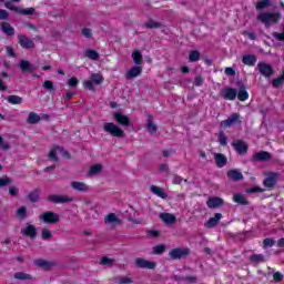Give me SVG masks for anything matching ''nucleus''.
I'll list each match as a JSON object with an SVG mask.
<instances>
[{"instance_id": "f257e3e1", "label": "nucleus", "mask_w": 284, "mask_h": 284, "mask_svg": "<svg viewBox=\"0 0 284 284\" xmlns=\"http://www.w3.org/2000/svg\"><path fill=\"white\" fill-rule=\"evenodd\" d=\"M256 19L264 23L265 28H270L271 26H276L281 21L282 16L278 12H262L257 14Z\"/></svg>"}, {"instance_id": "f03ea898", "label": "nucleus", "mask_w": 284, "mask_h": 284, "mask_svg": "<svg viewBox=\"0 0 284 284\" xmlns=\"http://www.w3.org/2000/svg\"><path fill=\"white\" fill-rule=\"evenodd\" d=\"M39 221L45 223L47 225H57L61 221V216L52 211H47L39 215Z\"/></svg>"}, {"instance_id": "7ed1b4c3", "label": "nucleus", "mask_w": 284, "mask_h": 284, "mask_svg": "<svg viewBox=\"0 0 284 284\" xmlns=\"http://www.w3.org/2000/svg\"><path fill=\"white\" fill-rule=\"evenodd\" d=\"M103 130L111 136H116L118 139H122L125 136V132L119 125L114 124L113 122H106L103 124Z\"/></svg>"}, {"instance_id": "20e7f679", "label": "nucleus", "mask_w": 284, "mask_h": 284, "mask_svg": "<svg viewBox=\"0 0 284 284\" xmlns=\"http://www.w3.org/2000/svg\"><path fill=\"white\" fill-rule=\"evenodd\" d=\"M280 176H281V173H277V172L266 173L265 179L263 181L264 187H267L268 190H274V187H276V184L278 183Z\"/></svg>"}, {"instance_id": "39448f33", "label": "nucleus", "mask_w": 284, "mask_h": 284, "mask_svg": "<svg viewBox=\"0 0 284 284\" xmlns=\"http://www.w3.org/2000/svg\"><path fill=\"white\" fill-rule=\"evenodd\" d=\"M190 254V248L185 247V248H173L169 252V256L170 258H172V261H179L181 258H183V256H189Z\"/></svg>"}, {"instance_id": "423d86ee", "label": "nucleus", "mask_w": 284, "mask_h": 284, "mask_svg": "<svg viewBox=\"0 0 284 284\" xmlns=\"http://www.w3.org/2000/svg\"><path fill=\"white\" fill-rule=\"evenodd\" d=\"M256 69L262 77H265V79H270L274 74V68L265 62H258Z\"/></svg>"}, {"instance_id": "0eeeda50", "label": "nucleus", "mask_w": 284, "mask_h": 284, "mask_svg": "<svg viewBox=\"0 0 284 284\" xmlns=\"http://www.w3.org/2000/svg\"><path fill=\"white\" fill-rule=\"evenodd\" d=\"M113 119L118 125H121L122 128H130L132 125V121H130V118L121 112L113 113Z\"/></svg>"}, {"instance_id": "6e6552de", "label": "nucleus", "mask_w": 284, "mask_h": 284, "mask_svg": "<svg viewBox=\"0 0 284 284\" xmlns=\"http://www.w3.org/2000/svg\"><path fill=\"white\" fill-rule=\"evenodd\" d=\"M135 266L139 267V270H155L156 262L148 261L143 257H138L135 260Z\"/></svg>"}, {"instance_id": "1a4fd4ad", "label": "nucleus", "mask_w": 284, "mask_h": 284, "mask_svg": "<svg viewBox=\"0 0 284 284\" xmlns=\"http://www.w3.org/2000/svg\"><path fill=\"white\" fill-rule=\"evenodd\" d=\"M220 97H222L224 101H235L237 97V90L234 88H224L221 90Z\"/></svg>"}, {"instance_id": "9d476101", "label": "nucleus", "mask_w": 284, "mask_h": 284, "mask_svg": "<svg viewBox=\"0 0 284 284\" xmlns=\"http://www.w3.org/2000/svg\"><path fill=\"white\" fill-rule=\"evenodd\" d=\"M232 145L240 155L247 154V150H250V146L243 140H235L232 142Z\"/></svg>"}, {"instance_id": "9b49d317", "label": "nucleus", "mask_w": 284, "mask_h": 284, "mask_svg": "<svg viewBox=\"0 0 284 284\" xmlns=\"http://www.w3.org/2000/svg\"><path fill=\"white\" fill-rule=\"evenodd\" d=\"M18 43L24 50H32L36 47L34 40L28 38L27 36H23V34L18 36Z\"/></svg>"}, {"instance_id": "f8f14e48", "label": "nucleus", "mask_w": 284, "mask_h": 284, "mask_svg": "<svg viewBox=\"0 0 284 284\" xmlns=\"http://www.w3.org/2000/svg\"><path fill=\"white\" fill-rule=\"evenodd\" d=\"M20 234H22V236H28L31 241H34L38 234L37 226L29 224L20 230Z\"/></svg>"}, {"instance_id": "ddd939ff", "label": "nucleus", "mask_w": 284, "mask_h": 284, "mask_svg": "<svg viewBox=\"0 0 284 284\" xmlns=\"http://www.w3.org/2000/svg\"><path fill=\"white\" fill-rule=\"evenodd\" d=\"M104 224L105 225H112V227H116L119 225H123V221L116 216L114 213H109L106 216H104Z\"/></svg>"}, {"instance_id": "4468645a", "label": "nucleus", "mask_w": 284, "mask_h": 284, "mask_svg": "<svg viewBox=\"0 0 284 284\" xmlns=\"http://www.w3.org/2000/svg\"><path fill=\"white\" fill-rule=\"evenodd\" d=\"M48 201H50L51 203H72L74 199L68 195L50 194L48 196Z\"/></svg>"}, {"instance_id": "2eb2a0df", "label": "nucleus", "mask_w": 284, "mask_h": 284, "mask_svg": "<svg viewBox=\"0 0 284 284\" xmlns=\"http://www.w3.org/2000/svg\"><path fill=\"white\" fill-rule=\"evenodd\" d=\"M141 72H143V68L134 65L126 72L125 79L128 81H132V79H136V77H140Z\"/></svg>"}, {"instance_id": "dca6fc26", "label": "nucleus", "mask_w": 284, "mask_h": 284, "mask_svg": "<svg viewBox=\"0 0 284 284\" xmlns=\"http://www.w3.org/2000/svg\"><path fill=\"white\" fill-rule=\"evenodd\" d=\"M239 119H241V114L233 113L226 120H223L221 122V125H222V128H232V125H234V123H237Z\"/></svg>"}, {"instance_id": "f3484780", "label": "nucleus", "mask_w": 284, "mask_h": 284, "mask_svg": "<svg viewBox=\"0 0 284 284\" xmlns=\"http://www.w3.org/2000/svg\"><path fill=\"white\" fill-rule=\"evenodd\" d=\"M33 263L34 265H37V267H41V270H45L47 272L52 270V267L57 265L54 262H50L45 260H36Z\"/></svg>"}, {"instance_id": "a211bd4d", "label": "nucleus", "mask_w": 284, "mask_h": 284, "mask_svg": "<svg viewBox=\"0 0 284 284\" xmlns=\"http://www.w3.org/2000/svg\"><path fill=\"white\" fill-rule=\"evenodd\" d=\"M215 165L217 168H225L227 165V156L223 153H213Z\"/></svg>"}, {"instance_id": "6ab92c4d", "label": "nucleus", "mask_w": 284, "mask_h": 284, "mask_svg": "<svg viewBox=\"0 0 284 284\" xmlns=\"http://www.w3.org/2000/svg\"><path fill=\"white\" fill-rule=\"evenodd\" d=\"M221 219H223V214L216 213L213 217L204 223V226L212 230V227H216L219 225V221H221Z\"/></svg>"}, {"instance_id": "aec40b11", "label": "nucleus", "mask_w": 284, "mask_h": 284, "mask_svg": "<svg viewBox=\"0 0 284 284\" xmlns=\"http://www.w3.org/2000/svg\"><path fill=\"white\" fill-rule=\"evenodd\" d=\"M19 68L23 74L34 72V65L28 60H20Z\"/></svg>"}, {"instance_id": "412c9836", "label": "nucleus", "mask_w": 284, "mask_h": 284, "mask_svg": "<svg viewBox=\"0 0 284 284\" xmlns=\"http://www.w3.org/2000/svg\"><path fill=\"white\" fill-rule=\"evenodd\" d=\"M270 159H272V154H270V152H266V151H262V152L255 153L252 156V161H254V162L270 161Z\"/></svg>"}, {"instance_id": "4be33fe9", "label": "nucleus", "mask_w": 284, "mask_h": 284, "mask_svg": "<svg viewBox=\"0 0 284 284\" xmlns=\"http://www.w3.org/2000/svg\"><path fill=\"white\" fill-rule=\"evenodd\" d=\"M206 205L211 210H214L216 207H221V205H223V199H221V197H209V200L206 201Z\"/></svg>"}, {"instance_id": "5701e85b", "label": "nucleus", "mask_w": 284, "mask_h": 284, "mask_svg": "<svg viewBox=\"0 0 284 284\" xmlns=\"http://www.w3.org/2000/svg\"><path fill=\"white\" fill-rule=\"evenodd\" d=\"M160 219L164 221L166 225H174V223H176V216L172 213H161Z\"/></svg>"}, {"instance_id": "b1692460", "label": "nucleus", "mask_w": 284, "mask_h": 284, "mask_svg": "<svg viewBox=\"0 0 284 284\" xmlns=\"http://www.w3.org/2000/svg\"><path fill=\"white\" fill-rule=\"evenodd\" d=\"M256 61L257 58L255 54H246L242 58V63H244V65H248L250 68L256 65Z\"/></svg>"}, {"instance_id": "393cba45", "label": "nucleus", "mask_w": 284, "mask_h": 284, "mask_svg": "<svg viewBox=\"0 0 284 284\" xmlns=\"http://www.w3.org/2000/svg\"><path fill=\"white\" fill-rule=\"evenodd\" d=\"M146 130L151 133V134H156V130H159L156 128V124H154V116L152 115H148L146 116Z\"/></svg>"}, {"instance_id": "a878e982", "label": "nucleus", "mask_w": 284, "mask_h": 284, "mask_svg": "<svg viewBox=\"0 0 284 284\" xmlns=\"http://www.w3.org/2000/svg\"><path fill=\"white\" fill-rule=\"evenodd\" d=\"M226 175L230 181H243V173L239 170H230Z\"/></svg>"}, {"instance_id": "bb28decb", "label": "nucleus", "mask_w": 284, "mask_h": 284, "mask_svg": "<svg viewBox=\"0 0 284 284\" xmlns=\"http://www.w3.org/2000/svg\"><path fill=\"white\" fill-rule=\"evenodd\" d=\"M71 187L73 190H77L78 192H88V190H90V186H88V184L77 181L71 182Z\"/></svg>"}, {"instance_id": "cd10ccee", "label": "nucleus", "mask_w": 284, "mask_h": 284, "mask_svg": "<svg viewBox=\"0 0 284 284\" xmlns=\"http://www.w3.org/2000/svg\"><path fill=\"white\" fill-rule=\"evenodd\" d=\"M150 190L152 194H155V196H159L160 199H168V193L163 189L156 185H151Z\"/></svg>"}, {"instance_id": "c85d7f7f", "label": "nucleus", "mask_w": 284, "mask_h": 284, "mask_svg": "<svg viewBox=\"0 0 284 284\" xmlns=\"http://www.w3.org/2000/svg\"><path fill=\"white\" fill-rule=\"evenodd\" d=\"M0 30H2L7 37H14V29L10 26V22H2Z\"/></svg>"}, {"instance_id": "c756f323", "label": "nucleus", "mask_w": 284, "mask_h": 284, "mask_svg": "<svg viewBox=\"0 0 284 284\" xmlns=\"http://www.w3.org/2000/svg\"><path fill=\"white\" fill-rule=\"evenodd\" d=\"M236 97L239 101H247V99H250V93H247V89L245 88V85L242 84L240 87Z\"/></svg>"}, {"instance_id": "7c9ffc66", "label": "nucleus", "mask_w": 284, "mask_h": 284, "mask_svg": "<svg viewBox=\"0 0 284 284\" xmlns=\"http://www.w3.org/2000/svg\"><path fill=\"white\" fill-rule=\"evenodd\" d=\"M41 196V190L34 189L28 195V199L31 203H39V199Z\"/></svg>"}, {"instance_id": "2f4dec72", "label": "nucleus", "mask_w": 284, "mask_h": 284, "mask_svg": "<svg viewBox=\"0 0 284 284\" xmlns=\"http://www.w3.org/2000/svg\"><path fill=\"white\" fill-rule=\"evenodd\" d=\"M8 103H11V105H21L23 103V98L19 95H9L6 98Z\"/></svg>"}, {"instance_id": "473e14b6", "label": "nucleus", "mask_w": 284, "mask_h": 284, "mask_svg": "<svg viewBox=\"0 0 284 284\" xmlns=\"http://www.w3.org/2000/svg\"><path fill=\"white\" fill-rule=\"evenodd\" d=\"M39 121H41V116L39 114H37L36 112L29 113L27 123H29L30 125H34V124L39 123Z\"/></svg>"}, {"instance_id": "72a5a7b5", "label": "nucleus", "mask_w": 284, "mask_h": 284, "mask_svg": "<svg viewBox=\"0 0 284 284\" xmlns=\"http://www.w3.org/2000/svg\"><path fill=\"white\" fill-rule=\"evenodd\" d=\"M233 201L234 203H239V205H250V202L247 201V199H245L243 194H234Z\"/></svg>"}, {"instance_id": "f704fd0d", "label": "nucleus", "mask_w": 284, "mask_h": 284, "mask_svg": "<svg viewBox=\"0 0 284 284\" xmlns=\"http://www.w3.org/2000/svg\"><path fill=\"white\" fill-rule=\"evenodd\" d=\"M144 28H146L148 30H154V29L163 28V24L161 22H156L150 19L144 23Z\"/></svg>"}, {"instance_id": "c9c22d12", "label": "nucleus", "mask_w": 284, "mask_h": 284, "mask_svg": "<svg viewBox=\"0 0 284 284\" xmlns=\"http://www.w3.org/2000/svg\"><path fill=\"white\" fill-rule=\"evenodd\" d=\"M13 277L17 281H32V275L24 273V272H17L14 273Z\"/></svg>"}, {"instance_id": "e433bc0d", "label": "nucleus", "mask_w": 284, "mask_h": 284, "mask_svg": "<svg viewBox=\"0 0 284 284\" xmlns=\"http://www.w3.org/2000/svg\"><path fill=\"white\" fill-rule=\"evenodd\" d=\"M272 85H273V88H275V90H278V88H283V85H284V71L282 72L281 77L273 79Z\"/></svg>"}, {"instance_id": "4c0bfd02", "label": "nucleus", "mask_w": 284, "mask_h": 284, "mask_svg": "<svg viewBox=\"0 0 284 284\" xmlns=\"http://www.w3.org/2000/svg\"><path fill=\"white\" fill-rule=\"evenodd\" d=\"M132 59L135 65H141L143 63V54H141V51L139 50L133 51Z\"/></svg>"}, {"instance_id": "58836bf2", "label": "nucleus", "mask_w": 284, "mask_h": 284, "mask_svg": "<svg viewBox=\"0 0 284 284\" xmlns=\"http://www.w3.org/2000/svg\"><path fill=\"white\" fill-rule=\"evenodd\" d=\"M16 216L20 220L23 221L28 217V209L26 206H21L17 210Z\"/></svg>"}, {"instance_id": "ea45409f", "label": "nucleus", "mask_w": 284, "mask_h": 284, "mask_svg": "<svg viewBox=\"0 0 284 284\" xmlns=\"http://www.w3.org/2000/svg\"><path fill=\"white\" fill-rule=\"evenodd\" d=\"M101 170H103V166L101 164H95L90 168V170L87 174H88V176H97V174H99V172H101Z\"/></svg>"}, {"instance_id": "a19ab883", "label": "nucleus", "mask_w": 284, "mask_h": 284, "mask_svg": "<svg viewBox=\"0 0 284 284\" xmlns=\"http://www.w3.org/2000/svg\"><path fill=\"white\" fill-rule=\"evenodd\" d=\"M84 57H87V59H91V61H98L99 53L95 50L89 49L84 52Z\"/></svg>"}, {"instance_id": "79ce46f5", "label": "nucleus", "mask_w": 284, "mask_h": 284, "mask_svg": "<svg viewBox=\"0 0 284 284\" xmlns=\"http://www.w3.org/2000/svg\"><path fill=\"white\" fill-rule=\"evenodd\" d=\"M199 59H201V52L199 50H193L190 52L189 61H191V63H196Z\"/></svg>"}, {"instance_id": "37998d69", "label": "nucleus", "mask_w": 284, "mask_h": 284, "mask_svg": "<svg viewBox=\"0 0 284 284\" xmlns=\"http://www.w3.org/2000/svg\"><path fill=\"white\" fill-rule=\"evenodd\" d=\"M36 10L34 8H27V9H21L18 8V14H22L23 17H31L34 14Z\"/></svg>"}, {"instance_id": "c03bdc74", "label": "nucleus", "mask_w": 284, "mask_h": 284, "mask_svg": "<svg viewBox=\"0 0 284 284\" xmlns=\"http://www.w3.org/2000/svg\"><path fill=\"white\" fill-rule=\"evenodd\" d=\"M276 245V240L272 237H266L263 240V250H267V247H274Z\"/></svg>"}, {"instance_id": "a18cd8bd", "label": "nucleus", "mask_w": 284, "mask_h": 284, "mask_svg": "<svg viewBox=\"0 0 284 284\" xmlns=\"http://www.w3.org/2000/svg\"><path fill=\"white\" fill-rule=\"evenodd\" d=\"M165 250H166L165 244H159V245L153 246L152 254L161 255L165 252Z\"/></svg>"}, {"instance_id": "49530a36", "label": "nucleus", "mask_w": 284, "mask_h": 284, "mask_svg": "<svg viewBox=\"0 0 284 284\" xmlns=\"http://www.w3.org/2000/svg\"><path fill=\"white\" fill-rule=\"evenodd\" d=\"M252 263H265V255L263 254H253L250 257Z\"/></svg>"}, {"instance_id": "de8ad7c7", "label": "nucleus", "mask_w": 284, "mask_h": 284, "mask_svg": "<svg viewBox=\"0 0 284 284\" xmlns=\"http://www.w3.org/2000/svg\"><path fill=\"white\" fill-rule=\"evenodd\" d=\"M57 150H61V148L60 146H54L49 152V159H50V161H53L54 163L59 162V156L57 155Z\"/></svg>"}, {"instance_id": "09e8293b", "label": "nucleus", "mask_w": 284, "mask_h": 284, "mask_svg": "<svg viewBox=\"0 0 284 284\" xmlns=\"http://www.w3.org/2000/svg\"><path fill=\"white\" fill-rule=\"evenodd\" d=\"M91 80L95 85H101L103 83V75L101 73L91 74Z\"/></svg>"}, {"instance_id": "8fccbe9b", "label": "nucleus", "mask_w": 284, "mask_h": 284, "mask_svg": "<svg viewBox=\"0 0 284 284\" xmlns=\"http://www.w3.org/2000/svg\"><path fill=\"white\" fill-rule=\"evenodd\" d=\"M42 88L44 90H48V92H54L57 89H54V83L50 80H45L42 84Z\"/></svg>"}, {"instance_id": "3c124183", "label": "nucleus", "mask_w": 284, "mask_h": 284, "mask_svg": "<svg viewBox=\"0 0 284 284\" xmlns=\"http://www.w3.org/2000/svg\"><path fill=\"white\" fill-rule=\"evenodd\" d=\"M265 8H270V0H262L256 3V10L261 12V10H265Z\"/></svg>"}, {"instance_id": "603ef678", "label": "nucleus", "mask_w": 284, "mask_h": 284, "mask_svg": "<svg viewBox=\"0 0 284 284\" xmlns=\"http://www.w3.org/2000/svg\"><path fill=\"white\" fill-rule=\"evenodd\" d=\"M115 283H119V284H131V283H133V281H132V277L120 276V277H116Z\"/></svg>"}, {"instance_id": "864d4df0", "label": "nucleus", "mask_w": 284, "mask_h": 284, "mask_svg": "<svg viewBox=\"0 0 284 284\" xmlns=\"http://www.w3.org/2000/svg\"><path fill=\"white\" fill-rule=\"evenodd\" d=\"M41 236H42L43 241H48V240L52 239V232L48 229H42Z\"/></svg>"}, {"instance_id": "5fc2aeb1", "label": "nucleus", "mask_w": 284, "mask_h": 284, "mask_svg": "<svg viewBox=\"0 0 284 284\" xmlns=\"http://www.w3.org/2000/svg\"><path fill=\"white\" fill-rule=\"evenodd\" d=\"M219 142H220V145H227V136L225 135V132L221 131L219 133Z\"/></svg>"}, {"instance_id": "6e6d98bb", "label": "nucleus", "mask_w": 284, "mask_h": 284, "mask_svg": "<svg viewBox=\"0 0 284 284\" xmlns=\"http://www.w3.org/2000/svg\"><path fill=\"white\" fill-rule=\"evenodd\" d=\"M263 192H265V189H262L261 186H255L246 190V194H256Z\"/></svg>"}, {"instance_id": "4d7b16f0", "label": "nucleus", "mask_w": 284, "mask_h": 284, "mask_svg": "<svg viewBox=\"0 0 284 284\" xmlns=\"http://www.w3.org/2000/svg\"><path fill=\"white\" fill-rule=\"evenodd\" d=\"M100 265H109L112 266L114 265V260L108 257V256H103L100 261Z\"/></svg>"}, {"instance_id": "13d9d810", "label": "nucleus", "mask_w": 284, "mask_h": 284, "mask_svg": "<svg viewBox=\"0 0 284 284\" xmlns=\"http://www.w3.org/2000/svg\"><path fill=\"white\" fill-rule=\"evenodd\" d=\"M272 37L276 40V41H283L284 42V24H283V29H282V33L280 32H273Z\"/></svg>"}, {"instance_id": "bf43d9fd", "label": "nucleus", "mask_w": 284, "mask_h": 284, "mask_svg": "<svg viewBox=\"0 0 284 284\" xmlns=\"http://www.w3.org/2000/svg\"><path fill=\"white\" fill-rule=\"evenodd\" d=\"M68 85L70 88H77L79 85V79L77 77H72L68 80Z\"/></svg>"}, {"instance_id": "052dcab7", "label": "nucleus", "mask_w": 284, "mask_h": 284, "mask_svg": "<svg viewBox=\"0 0 284 284\" xmlns=\"http://www.w3.org/2000/svg\"><path fill=\"white\" fill-rule=\"evenodd\" d=\"M187 183V180H184L183 178L179 176V175H174L172 183H174V185H181V183Z\"/></svg>"}, {"instance_id": "680f3d73", "label": "nucleus", "mask_w": 284, "mask_h": 284, "mask_svg": "<svg viewBox=\"0 0 284 284\" xmlns=\"http://www.w3.org/2000/svg\"><path fill=\"white\" fill-rule=\"evenodd\" d=\"M12 180L10 178H0V187H6V185H10Z\"/></svg>"}, {"instance_id": "e2e57ef3", "label": "nucleus", "mask_w": 284, "mask_h": 284, "mask_svg": "<svg viewBox=\"0 0 284 284\" xmlns=\"http://www.w3.org/2000/svg\"><path fill=\"white\" fill-rule=\"evenodd\" d=\"M4 8H7L8 10H11L12 12H19V7H14L12 6V2L8 1L4 3Z\"/></svg>"}, {"instance_id": "0e129e2a", "label": "nucleus", "mask_w": 284, "mask_h": 284, "mask_svg": "<svg viewBox=\"0 0 284 284\" xmlns=\"http://www.w3.org/2000/svg\"><path fill=\"white\" fill-rule=\"evenodd\" d=\"M180 281H189V283H196L197 277L196 276H183L180 278Z\"/></svg>"}, {"instance_id": "69168bd1", "label": "nucleus", "mask_w": 284, "mask_h": 284, "mask_svg": "<svg viewBox=\"0 0 284 284\" xmlns=\"http://www.w3.org/2000/svg\"><path fill=\"white\" fill-rule=\"evenodd\" d=\"M273 278H274V281H275L276 283H281V281H283V275H282L281 272H275V273L273 274Z\"/></svg>"}, {"instance_id": "338daca9", "label": "nucleus", "mask_w": 284, "mask_h": 284, "mask_svg": "<svg viewBox=\"0 0 284 284\" xmlns=\"http://www.w3.org/2000/svg\"><path fill=\"white\" fill-rule=\"evenodd\" d=\"M82 34L87 39H90L92 37V29H88V28L82 29Z\"/></svg>"}, {"instance_id": "774afa93", "label": "nucleus", "mask_w": 284, "mask_h": 284, "mask_svg": "<svg viewBox=\"0 0 284 284\" xmlns=\"http://www.w3.org/2000/svg\"><path fill=\"white\" fill-rule=\"evenodd\" d=\"M194 85H196V88L203 85V77H201V75L195 77Z\"/></svg>"}]
</instances>
